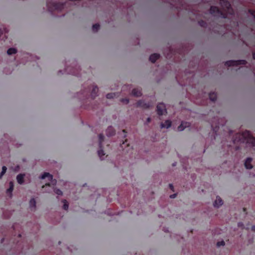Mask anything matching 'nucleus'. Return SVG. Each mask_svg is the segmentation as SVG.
I'll return each mask as SVG.
<instances>
[{
  "label": "nucleus",
  "instance_id": "6ab92c4d",
  "mask_svg": "<svg viewBox=\"0 0 255 255\" xmlns=\"http://www.w3.org/2000/svg\"><path fill=\"white\" fill-rule=\"evenodd\" d=\"M175 196V195H173L170 196L171 198H174Z\"/></svg>",
  "mask_w": 255,
  "mask_h": 255
},
{
  "label": "nucleus",
  "instance_id": "f3484780",
  "mask_svg": "<svg viewBox=\"0 0 255 255\" xmlns=\"http://www.w3.org/2000/svg\"><path fill=\"white\" fill-rule=\"evenodd\" d=\"M225 245V243L223 241H222L221 242H219L217 243V246H224Z\"/></svg>",
  "mask_w": 255,
  "mask_h": 255
},
{
  "label": "nucleus",
  "instance_id": "0eeeda50",
  "mask_svg": "<svg viewBox=\"0 0 255 255\" xmlns=\"http://www.w3.org/2000/svg\"><path fill=\"white\" fill-rule=\"evenodd\" d=\"M29 207L31 209H35L36 208V201L34 199H31L29 201Z\"/></svg>",
  "mask_w": 255,
  "mask_h": 255
},
{
  "label": "nucleus",
  "instance_id": "aec40b11",
  "mask_svg": "<svg viewBox=\"0 0 255 255\" xmlns=\"http://www.w3.org/2000/svg\"><path fill=\"white\" fill-rule=\"evenodd\" d=\"M253 57H254V59H255V53L253 55Z\"/></svg>",
  "mask_w": 255,
  "mask_h": 255
},
{
  "label": "nucleus",
  "instance_id": "9d476101",
  "mask_svg": "<svg viewBox=\"0 0 255 255\" xmlns=\"http://www.w3.org/2000/svg\"><path fill=\"white\" fill-rule=\"evenodd\" d=\"M16 52V50L15 48H9L7 51V53L8 55H11V54H14Z\"/></svg>",
  "mask_w": 255,
  "mask_h": 255
},
{
  "label": "nucleus",
  "instance_id": "f8f14e48",
  "mask_svg": "<svg viewBox=\"0 0 255 255\" xmlns=\"http://www.w3.org/2000/svg\"><path fill=\"white\" fill-rule=\"evenodd\" d=\"M9 184H10V187H9V189H7V192H9L10 193H11L13 189V185L12 182H10Z\"/></svg>",
  "mask_w": 255,
  "mask_h": 255
},
{
  "label": "nucleus",
  "instance_id": "5701e85b",
  "mask_svg": "<svg viewBox=\"0 0 255 255\" xmlns=\"http://www.w3.org/2000/svg\"><path fill=\"white\" fill-rule=\"evenodd\" d=\"M231 62V63H235L236 62L233 61V62Z\"/></svg>",
  "mask_w": 255,
  "mask_h": 255
},
{
  "label": "nucleus",
  "instance_id": "4468645a",
  "mask_svg": "<svg viewBox=\"0 0 255 255\" xmlns=\"http://www.w3.org/2000/svg\"><path fill=\"white\" fill-rule=\"evenodd\" d=\"M63 208L64 209L67 210L68 208V205L65 200L63 201Z\"/></svg>",
  "mask_w": 255,
  "mask_h": 255
},
{
  "label": "nucleus",
  "instance_id": "6e6552de",
  "mask_svg": "<svg viewBox=\"0 0 255 255\" xmlns=\"http://www.w3.org/2000/svg\"><path fill=\"white\" fill-rule=\"evenodd\" d=\"M24 175L19 174L17 176L16 179L19 184H22L23 182Z\"/></svg>",
  "mask_w": 255,
  "mask_h": 255
},
{
  "label": "nucleus",
  "instance_id": "1a4fd4ad",
  "mask_svg": "<svg viewBox=\"0 0 255 255\" xmlns=\"http://www.w3.org/2000/svg\"><path fill=\"white\" fill-rule=\"evenodd\" d=\"M159 57V55L157 54H152L150 57L149 59L152 62H154L156 59H157Z\"/></svg>",
  "mask_w": 255,
  "mask_h": 255
},
{
  "label": "nucleus",
  "instance_id": "39448f33",
  "mask_svg": "<svg viewBox=\"0 0 255 255\" xmlns=\"http://www.w3.org/2000/svg\"><path fill=\"white\" fill-rule=\"evenodd\" d=\"M171 123L169 121H166L164 124H161L160 127L161 128H168L170 127Z\"/></svg>",
  "mask_w": 255,
  "mask_h": 255
},
{
  "label": "nucleus",
  "instance_id": "412c9836",
  "mask_svg": "<svg viewBox=\"0 0 255 255\" xmlns=\"http://www.w3.org/2000/svg\"><path fill=\"white\" fill-rule=\"evenodd\" d=\"M253 15H254V17H255V12L253 13Z\"/></svg>",
  "mask_w": 255,
  "mask_h": 255
},
{
  "label": "nucleus",
  "instance_id": "2eb2a0df",
  "mask_svg": "<svg viewBox=\"0 0 255 255\" xmlns=\"http://www.w3.org/2000/svg\"><path fill=\"white\" fill-rule=\"evenodd\" d=\"M99 28V24H95L93 26V29L94 31L97 30Z\"/></svg>",
  "mask_w": 255,
  "mask_h": 255
},
{
  "label": "nucleus",
  "instance_id": "423d86ee",
  "mask_svg": "<svg viewBox=\"0 0 255 255\" xmlns=\"http://www.w3.org/2000/svg\"><path fill=\"white\" fill-rule=\"evenodd\" d=\"M188 126L189 124L188 123H182L181 125L178 127V130L180 131H181Z\"/></svg>",
  "mask_w": 255,
  "mask_h": 255
},
{
  "label": "nucleus",
  "instance_id": "f03ea898",
  "mask_svg": "<svg viewBox=\"0 0 255 255\" xmlns=\"http://www.w3.org/2000/svg\"><path fill=\"white\" fill-rule=\"evenodd\" d=\"M157 113L159 115H162L166 113L165 105L163 104H159L157 106Z\"/></svg>",
  "mask_w": 255,
  "mask_h": 255
},
{
  "label": "nucleus",
  "instance_id": "20e7f679",
  "mask_svg": "<svg viewBox=\"0 0 255 255\" xmlns=\"http://www.w3.org/2000/svg\"><path fill=\"white\" fill-rule=\"evenodd\" d=\"M252 159L250 158H248L247 159L245 162V166L247 169H251L252 168V166L251 165V162Z\"/></svg>",
  "mask_w": 255,
  "mask_h": 255
},
{
  "label": "nucleus",
  "instance_id": "f257e3e1",
  "mask_svg": "<svg viewBox=\"0 0 255 255\" xmlns=\"http://www.w3.org/2000/svg\"><path fill=\"white\" fill-rule=\"evenodd\" d=\"M41 179H44L47 178V181L48 182L47 183H46V185H55L56 184V181L53 179L52 176L51 175L48 173H44L41 177Z\"/></svg>",
  "mask_w": 255,
  "mask_h": 255
},
{
  "label": "nucleus",
  "instance_id": "a211bd4d",
  "mask_svg": "<svg viewBox=\"0 0 255 255\" xmlns=\"http://www.w3.org/2000/svg\"><path fill=\"white\" fill-rule=\"evenodd\" d=\"M245 134L247 135V136L249 137V138L250 140L253 139V137L250 135V134H249V132L245 133Z\"/></svg>",
  "mask_w": 255,
  "mask_h": 255
},
{
  "label": "nucleus",
  "instance_id": "7ed1b4c3",
  "mask_svg": "<svg viewBox=\"0 0 255 255\" xmlns=\"http://www.w3.org/2000/svg\"><path fill=\"white\" fill-rule=\"evenodd\" d=\"M223 204V202L222 200L221 199V198L220 197L217 196L216 197L215 201L214 202V204H213L214 206L215 207L218 208V207L221 206Z\"/></svg>",
  "mask_w": 255,
  "mask_h": 255
},
{
  "label": "nucleus",
  "instance_id": "4be33fe9",
  "mask_svg": "<svg viewBox=\"0 0 255 255\" xmlns=\"http://www.w3.org/2000/svg\"><path fill=\"white\" fill-rule=\"evenodd\" d=\"M253 229L255 230V227H253Z\"/></svg>",
  "mask_w": 255,
  "mask_h": 255
},
{
  "label": "nucleus",
  "instance_id": "9b49d317",
  "mask_svg": "<svg viewBox=\"0 0 255 255\" xmlns=\"http://www.w3.org/2000/svg\"><path fill=\"white\" fill-rule=\"evenodd\" d=\"M6 170H7V168L5 166H4L2 167V171L0 174V178H1V177L4 174Z\"/></svg>",
  "mask_w": 255,
  "mask_h": 255
},
{
  "label": "nucleus",
  "instance_id": "ddd939ff",
  "mask_svg": "<svg viewBox=\"0 0 255 255\" xmlns=\"http://www.w3.org/2000/svg\"><path fill=\"white\" fill-rule=\"evenodd\" d=\"M105 153L104 152V151L102 150H100L98 151V155L100 156L101 158H103V156L105 155Z\"/></svg>",
  "mask_w": 255,
  "mask_h": 255
},
{
  "label": "nucleus",
  "instance_id": "dca6fc26",
  "mask_svg": "<svg viewBox=\"0 0 255 255\" xmlns=\"http://www.w3.org/2000/svg\"><path fill=\"white\" fill-rule=\"evenodd\" d=\"M55 193L58 194V195H62V193L61 192V191H60V190L59 189H57L55 190Z\"/></svg>",
  "mask_w": 255,
  "mask_h": 255
}]
</instances>
